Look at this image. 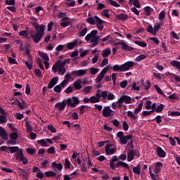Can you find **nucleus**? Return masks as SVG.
Instances as JSON below:
<instances>
[{
    "mask_svg": "<svg viewBox=\"0 0 180 180\" xmlns=\"http://www.w3.org/2000/svg\"><path fill=\"white\" fill-rule=\"evenodd\" d=\"M32 26H34L36 33L31 34V38L33 41L37 44L40 42L43 37L44 36V30H46V25H39L37 22H33Z\"/></svg>",
    "mask_w": 180,
    "mask_h": 180,
    "instance_id": "f257e3e1",
    "label": "nucleus"
},
{
    "mask_svg": "<svg viewBox=\"0 0 180 180\" xmlns=\"http://www.w3.org/2000/svg\"><path fill=\"white\" fill-rule=\"evenodd\" d=\"M64 63H61V60H58L52 67L53 72H58L59 75H64L65 74V68Z\"/></svg>",
    "mask_w": 180,
    "mask_h": 180,
    "instance_id": "f03ea898",
    "label": "nucleus"
},
{
    "mask_svg": "<svg viewBox=\"0 0 180 180\" xmlns=\"http://www.w3.org/2000/svg\"><path fill=\"white\" fill-rule=\"evenodd\" d=\"M114 44H115V46H122V49L124 50V51H133V50H134V48L127 45V44L124 43L123 41L115 42Z\"/></svg>",
    "mask_w": 180,
    "mask_h": 180,
    "instance_id": "7ed1b4c3",
    "label": "nucleus"
},
{
    "mask_svg": "<svg viewBox=\"0 0 180 180\" xmlns=\"http://www.w3.org/2000/svg\"><path fill=\"white\" fill-rule=\"evenodd\" d=\"M109 71V66H106L104 68L101 72L98 75L96 79V82L99 83L103 79V77H105V74Z\"/></svg>",
    "mask_w": 180,
    "mask_h": 180,
    "instance_id": "20e7f679",
    "label": "nucleus"
},
{
    "mask_svg": "<svg viewBox=\"0 0 180 180\" xmlns=\"http://www.w3.org/2000/svg\"><path fill=\"white\" fill-rule=\"evenodd\" d=\"M87 71V70L80 69L78 70L72 71L70 74L73 77H83V75H85L86 74Z\"/></svg>",
    "mask_w": 180,
    "mask_h": 180,
    "instance_id": "39448f33",
    "label": "nucleus"
},
{
    "mask_svg": "<svg viewBox=\"0 0 180 180\" xmlns=\"http://www.w3.org/2000/svg\"><path fill=\"white\" fill-rule=\"evenodd\" d=\"M135 65H136V63L130 60L122 64V68L124 71H129V70H131V68H134Z\"/></svg>",
    "mask_w": 180,
    "mask_h": 180,
    "instance_id": "423d86ee",
    "label": "nucleus"
},
{
    "mask_svg": "<svg viewBox=\"0 0 180 180\" xmlns=\"http://www.w3.org/2000/svg\"><path fill=\"white\" fill-rule=\"evenodd\" d=\"M65 106H67V102L65 100H63L62 102H58L55 105V108L58 109L60 112H63L65 109Z\"/></svg>",
    "mask_w": 180,
    "mask_h": 180,
    "instance_id": "0eeeda50",
    "label": "nucleus"
},
{
    "mask_svg": "<svg viewBox=\"0 0 180 180\" xmlns=\"http://www.w3.org/2000/svg\"><path fill=\"white\" fill-rule=\"evenodd\" d=\"M162 167H164V165L162 164V162H156L155 166L154 173L156 175H158V174L161 172V168H162Z\"/></svg>",
    "mask_w": 180,
    "mask_h": 180,
    "instance_id": "6e6552de",
    "label": "nucleus"
},
{
    "mask_svg": "<svg viewBox=\"0 0 180 180\" xmlns=\"http://www.w3.org/2000/svg\"><path fill=\"white\" fill-rule=\"evenodd\" d=\"M57 82H58V77H56L52 78L48 84V89H51L52 88H54V86L57 85Z\"/></svg>",
    "mask_w": 180,
    "mask_h": 180,
    "instance_id": "1a4fd4ad",
    "label": "nucleus"
},
{
    "mask_svg": "<svg viewBox=\"0 0 180 180\" xmlns=\"http://www.w3.org/2000/svg\"><path fill=\"white\" fill-rule=\"evenodd\" d=\"M119 167H122L123 168H126L127 169H130V167H129V165L126 162L118 161L117 164L113 165V168H117Z\"/></svg>",
    "mask_w": 180,
    "mask_h": 180,
    "instance_id": "9d476101",
    "label": "nucleus"
},
{
    "mask_svg": "<svg viewBox=\"0 0 180 180\" xmlns=\"http://www.w3.org/2000/svg\"><path fill=\"white\" fill-rule=\"evenodd\" d=\"M112 109H110V107H105L103 110V116H104V117H109V116L112 115Z\"/></svg>",
    "mask_w": 180,
    "mask_h": 180,
    "instance_id": "9b49d317",
    "label": "nucleus"
},
{
    "mask_svg": "<svg viewBox=\"0 0 180 180\" xmlns=\"http://www.w3.org/2000/svg\"><path fill=\"white\" fill-rule=\"evenodd\" d=\"M131 136L132 135H127V136H122L120 139V144H122V146H124V144H127V141H129V140H131Z\"/></svg>",
    "mask_w": 180,
    "mask_h": 180,
    "instance_id": "f8f14e48",
    "label": "nucleus"
},
{
    "mask_svg": "<svg viewBox=\"0 0 180 180\" xmlns=\"http://www.w3.org/2000/svg\"><path fill=\"white\" fill-rule=\"evenodd\" d=\"M51 169H53V171H56V168H57L58 171H63V164L58 163L57 164L56 162H53L51 163Z\"/></svg>",
    "mask_w": 180,
    "mask_h": 180,
    "instance_id": "ddd939ff",
    "label": "nucleus"
},
{
    "mask_svg": "<svg viewBox=\"0 0 180 180\" xmlns=\"http://www.w3.org/2000/svg\"><path fill=\"white\" fill-rule=\"evenodd\" d=\"M157 154L160 158H165V156L167 155L165 151L160 146L157 148Z\"/></svg>",
    "mask_w": 180,
    "mask_h": 180,
    "instance_id": "4468645a",
    "label": "nucleus"
},
{
    "mask_svg": "<svg viewBox=\"0 0 180 180\" xmlns=\"http://www.w3.org/2000/svg\"><path fill=\"white\" fill-rule=\"evenodd\" d=\"M113 144L108 143L105 146V153L107 155H113V148H110Z\"/></svg>",
    "mask_w": 180,
    "mask_h": 180,
    "instance_id": "2eb2a0df",
    "label": "nucleus"
},
{
    "mask_svg": "<svg viewBox=\"0 0 180 180\" xmlns=\"http://www.w3.org/2000/svg\"><path fill=\"white\" fill-rule=\"evenodd\" d=\"M0 136L3 139V140L8 139V133H6V131L2 127H0Z\"/></svg>",
    "mask_w": 180,
    "mask_h": 180,
    "instance_id": "dca6fc26",
    "label": "nucleus"
},
{
    "mask_svg": "<svg viewBox=\"0 0 180 180\" xmlns=\"http://www.w3.org/2000/svg\"><path fill=\"white\" fill-rule=\"evenodd\" d=\"M135 153L134 150H129V152L127 154V161L129 162H131V161H133V160H134V155H135Z\"/></svg>",
    "mask_w": 180,
    "mask_h": 180,
    "instance_id": "f3484780",
    "label": "nucleus"
},
{
    "mask_svg": "<svg viewBox=\"0 0 180 180\" xmlns=\"http://www.w3.org/2000/svg\"><path fill=\"white\" fill-rule=\"evenodd\" d=\"M74 88L76 91H80L82 89V85L81 84V79H78L73 83Z\"/></svg>",
    "mask_w": 180,
    "mask_h": 180,
    "instance_id": "a211bd4d",
    "label": "nucleus"
},
{
    "mask_svg": "<svg viewBox=\"0 0 180 180\" xmlns=\"http://www.w3.org/2000/svg\"><path fill=\"white\" fill-rule=\"evenodd\" d=\"M117 19H119V20H122L123 22H124L127 20V19H129V15H127V14L120 13L117 15Z\"/></svg>",
    "mask_w": 180,
    "mask_h": 180,
    "instance_id": "6ab92c4d",
    "label": "nucleus"
},
{
    "mask_svg": "<svg viewBox=\"0 0 180 180\" xmlns=\"http://www.w3.org/2000/svg\"><path fill=\"white\" fill-rule=\"evenodd\" d=\"M23 150L20 149L15 154V158L17 161H20V160L22 158L23 156Z\"/></svg>",
    "mask_w": 180,
    "mask_h": 180,
    "instance_id": "aec40b11",
    "label": "nucleus"
},
{
    "mask_svg": "<svg viewBox=\"0 0 180 180\" xmlns=\"http://www.w3.org/2000/svg\"><path fill=\"white\" fill-rule=\"evenodd\" d=\"M113 71H117L118 72H124L123 69V65H115L113 66Z\"/></svg>",
    "mask_w": 180,
    "mask_h": 180,
    "instance_id": "412c9836",
    "label": "nucleus"
},
{
    "mask_svg": "<svg viewBox=\"0 0 180 180\" xmlns=\"http://www.w3.org/2000/svg\"><path fill=\"white\" fill-rule=\"evenodd\" d=\"M45 176L47 178H56V176H57V174L53 171H48L45 172Z\"/></svg>",
    "mask_w": 180,
    "mask_h": 180,
    "instance_id": "4be33fe9",
    "label": "nucleus"
},
{
    "mask_svg": "<svg viewBox=\"0 0 180 180\" xmlns=\"http://www.w3.org/2000/svg\"><path fill=\"white\" fill-rule=\"evenodd\" d=\"M38 54L45 61H49L50 58H49V55H47V53L41 52V51H39Z\"/></svg>",
    "mask_w": 180,
    "mask_h": 180,
    "instance_id": "5701e85b",
    "label": "nucleus"
},
{
    "mask_svg": "<svg viewBox=\"0 0 180 180\" xmlns=\"http://www.w3.org/2000/svg\"><path fill=\"white\" fill-rule=\"evenodd\" d=\"M140 169H141V166L140 165H138L136 167H133L134 174H136V175H140L141 174V172H140Z\"/></svg>",
    "mask_w": 180,
    "mask_h": 180,
    "instance_id": "b1692460",
    "label": "nucleus"
},
{
    "mask_svg": "<svg viewBox=\"0 0 180 180\" xmlns=\"http://www.w3.org/2000/svg\"><path fill=\"white\" fill-rule=\"evenodd\" d=\"M142 109H143V102L139 104L138 108L134 109V115H139V113L141 112Z\"/></svg>",
    "mask_w": 180,
    "mask_h": 180,
    "instance_id": "393cba45",
    "label": "nucleus"
},
{
    "mask_svg": "<svg viewBox=\"0 0 180 180\" xmlns=\"http://www.w3.org/2000/svg\"><path fill=\"white\" fill-rule=\"evenodd\" d=\"M171 65L177 70H180V62L178 60H172L170 63Z\"/></svg>",
    "mask_w": 180,
    "mask_h": 180,
    "instance_id": "a878e982",
    "label": "nucleus"
},
{
    "mask_svg": "<svg viewBox=\"0 0 180 180\" xmlns=\"http://www.w3.org/2000/svg\"><path fill=\"white\" fill-rule=\"evenodd\" d=\"M77 43H78V41L77 40H74V41L68 43L67 46L68 50H72V49L77 46Z\"/></svg>",
    "mask_w": 180,
    "mask_h": 180,
    "instance_id": "bb28decb",
    "label": "nucleus"
},
{
    "mask_svg": "<svg viewBox=\"0 0 180 180\" xmlns=\"http://www.w3.org/2000/svg\"><path fill=\"white\" fill-rule=\"evenodd\" d=\"M18 171L20 176H24V177L27 176V172L26 170L19 167Z\"/></svg>",
    "mask_w": 180,
    "mask_h": 180,
    "instance_id": "cd10ccee",
    "label": "nucleus"
},
{
    "mask_svg": "<svg viewBox=\"0 0 180 180\" xmlns=\"http://www.w3.org/2000/svg\"><path fill=\"white\" fill-rule=\"evenodd\" d=\"M144 11L146 12V16H150V15H151V12H154V9L151 8L150 6L145 7Z\"/></svg>",
    "mask_w": 180,
    "mask_h": 180,
    "instance_id": "c85d7f7f",
    "label": "nucleus"
},
{
    "mask_svg": "<svg viewBox=\"0 0 180 180\" xmlns=\"http://www.w3.org/2000/svg\"><path fill=\"white\" fill-rule=\"evenodd\" d=\"M64 167L65 169H71V162L68 158L65 159Z\"/></svg>",
    "mask_w": 180,
    "mask_h": 180,
    "instance_id": "c756f323",
    "label": "nucleus"
},
{
    "mask_svg": "<svg viewBox=\"0 0 180 180\" xmlns=\"http://www.w3.org/2000/svg\"><path fill=\"white\" fill-rule=\"evenodd\" d=\"M127 116L128 117H130L131 120H137V116H136V114L133 113L131 111L127 112Z\"/></svg>",
    "mask_w": 180,
    "mask_h": 180,
    "instance_id": "7c9ffc66",
    "label": "nucleus"
},
{
    "mask_svg": "<svg viewBox=\"0 0 180 180\" xmlns=\"http://www.w3.org/2000/svg\"><path fill=\"white\" fill-rule=\"evenodd\" d=\"M161 29V24L160 22H156L153 27V33L154 34H157V32H158Z\"/></svg>",
    "mask_w": 180,
    "mask_h": 180,
    "instance_id": "2f4dec72",
    "label": "nucleus"
},
{
    "mask_svg": "<svg viewBox=\"0 0 180 180\" xmlns=\"http://www.w3.org/2000/svg\"><path fill=\"white\" fill-rule=\"evenodd\" d=\"M8 150L11 153V154H13L15 153H18L20 149H19L18 146H11L8 147Z\"/></svg>",
    "mask_w": 180,
    "mask_h": 180,
    "instance_id": "473e14b6",
    "label": "nucleus"
},
{
    "mask_svg": "<svg viewBox=\"0 0 180 180\" xmlns=\"http://www.w3.org/2000/svg\"><path fill=\"white\" fill-rule=\"evenodd\" d=\"M98 102H101V100L96 96H93L90 97V103H98Z\"/></svg>",
    "mask_w": 180,
    "mask_h": 180,
    "instance_id": "72a5a7b5",
    "label": "nucleus"
},
{
    "mask_svg": "<svg viewBox=\"0 0 180 180\" xmlns=\"http://www.w3.org/2000/svg\"><path fill=\"white\" fill-rule=\"evenodd\" d=\"M37 143L39 144V146H41V147H49L47 142H46V140L44 139L38 140Z\"/></svg>",
    "mask_w": 180,
    "mask_h": 180,
    "instance_id": "f704fd0d",
    "label": "nucleus"
},
{
    "mask_svg": "<svg viewBox=\"0 0 180 180\" xmlns=\"http://www.w3.org/2000/svg\"><path fill=\"white\" fill-rule=\"evenodd\" d=\"M146 58H147V56L145 54H141L135 58V61H137V62L141 61L143 60H146Z\"/></svg>",
    "mask_w": 180,
    "mask_h": 180,
    "instance_id": "c9c22d12",
    "label": "nucleus"
},
{
    "mask_svg": "<svg viewBox=\"0 0 180 180\" xmlns=\"http://www.w3.org/2000/svg\"><path fill=\"white\" fill-rule=\"evenodd\" d=\"M135 44H137L140 47H147V43L142 41H134Z\"/></svg>",
    "mask_w": 180,
    "mask_h": 180,
    "instance_id": "e433bc0d",
    "label": "nucleus"
},
{
    "mask_svg": "<svg viewBox=\"0 0 180 180\" xmlns=\"http://www.w3.org/2000/svg\"><path fill=\"white\" fill-rule=\"evenodd\" d=\"M155 89H156L157 92L160 94V95H162L163 96H165V94H164V91H162V89L158 86V85L155 84L154 85Z\"/></svg>",
    "mask_w": 180,
    "mask_h": 180,
    "instance_id": "4c0bfd02",
    "label": "nucleus"
},
{
    "mask_svg": "<svg viewBox=\"0 0 180 180\" xmlns=\"http://www.w3.org/2000/svg\"><path fill=\"white\" fill-rule=\"evenodd\" d=\"M165 18V11H162L159 14V20L162 23L164 19Z\"/></svg>",
    "mask_w": 180,
    "mask_h": 180,
    "instance_id": "58836bf2",
    "label": "nucleus"
},
{
    "mask_svg": "<svg viewBox=\"0 0 180 180\" xmlns=\"http://www.w3.org/2000/svg\"><path fill=\"white\" fill-rule=\"evenodd\" d=\"M122 98L124 99V103H127V105L130 103V101H131V98L130 96L124 95L122 96Z\"/></svg>",
    "mask_w": 180,
    "mask_h": 180,
    "instance_id": "ea45409f",
    "label": "nucleus"
},
{
    "mask_svg": "<svg viewBox=\"0 0 180 180\" xmlns=\"http://www.w3.org/2000/svg\"><path fill=\"white\" fill-rule=\"evenodd\" d=\"M162 110H164V104H160L155 110V112L157 113H161Z\"/></svg>",
    "mask_w": 180,
    "mask_h": 180,
    "instance_id": "a19ab883",
    "label": "nucleus"
},
{
    "mask_svg": "<svg viewBox=\"0 0 180 180\" xmlns=\"http://www.w3.org/2000/svg\"><path fill=\"white\" fill-rule=\"evenodd\" d=\"M8 122V120L6 119V112H5V115H0V123H6Z\"/></svg>",
    "mask_w": 180,
    "mask_h": 180,
    "instance_id": "79ce46f5",
    "label": "nucleus"
},
{
    "mask_svg": "<svg viewBox=\"0 0 180 180\" xmlns=\"http://www.w3.org/2000/svg\"><path fill=\"white\" fill-rule=\"evenodd\" d=\"M72 101L73 102L72 104L75 105V106H77V105H79V99L77 96H72Z\"/></svg>",
    "mask_w": 180,
    "mask_h": 180,
    "instance_id": "37998d69",
    "label": "nucleus"
},
{
    "mask_svg": "<svg viewBox=\"0 0 180 180\" xmlns=\"http://www.w3.org/2000/svg\"><path fill=\"white\" fill-rule=\"evenodd\" d=\"M25 105H26V102H25L24 101L22 103H20V101H17V105L19 106L21 110H23V109H25Z\"/></svg>",
    "mask_w": 180,
    "mask_h": 180,
    "instance_id": "c03bdc74",
    "label": "nucleus"
},
{
    "mask_svg": "<svg viewBox=\"0 0 180 180\" xmlns=\"http://www.w3.org/2000/svg\"><path fill=\"white\" fill-rule=\"evenodd\" d=\"M85 108H89L87 105H81L78 108L79 110V115H84L85 113Z\"/></svg>",
    "mask_w": 180,
    "mask_h": 180,
    "instance_id": "a18cd8bd",
    "label": "nucleus"
},
{
    "mask_svg": "<svg viewBox=\"0 0 180 180\" xmlns=\"http://www.w3.org/2000/svg\"><path fill=\"white\" fill-rule=\"evenodd\" d=\"M71 23H72V22L71 21H62L60 23V25L62 27H67V26H70V25H71Z\"/></svg>",
    "mask_w": 180,
    "mask_h": 180,
    "instance_id": "49530a36",
    "label": "nucleus"
},
{
    "mask_svg": "<svg viewBox=\"0 0 180 180\" xmlns=\"http://www.w3.org/2000/svg\"><path fill=\"white\" fill-rule=\"evenodd\" d=\"M25 127L27 131H32L33 127L32 125H30V123H29V121L25 122Z\"/></svg>",
    "mask_w": 180,
    "mask_h": 180,
    "instance_id": "de8ad7c7",
    "label": "nucleus"
},
{
    "mask_svg": "<svg viewBox=\"0 0 180 180\" xmlns=\"http://www.w3.org/2000/svg\"><path fill=\"white\" fill-rule=\"evenodd\" d=\"M68 106H72V108H75V104L72 103V99L71 98H68L67 101H65Z\"/></svg>",
    "mask_w": 180,
    "mask_h": 180,
    "instance_id": "09e8293b",
    "label": "nucleus"
},
{
    "mask_svg": "<svg viewBox=\"0 0 180 180\" xmlns=\"http://www.w3.org/2000/svg\"><path fill=\"white\" fill-rule=\"evenodd\" d=\"M98 72H99V69H98L96 68H90V72H91V75H95L96 74H98Z\"/></svg>",
    "mask_w": 180,
    "mask_h": 180,
    "instance_id": "8fccbe9b",
    "label": "nucleus"
},
{
    "mask_svg": "<svg viewBox=\"0 0 180 180\" xmlns=\"http://www.w3.org/2000/svg\"><path fill=\"white\" fill-rule=\"evenodd\" d=\"M94 19L96 22V25H101L102 23H103V22H105L102 19H101L99 17H98V15H95Z\"/></svg>",
    "mask_w": 180,
    "mask_h": 180,
    "instance_id": "3c124183",
    "label": "nucleus"
},
{
    "mask_svg": "<svg viewBox=\"0 0 180 180\" xmlns=\"http://www.w3.org/2000/svg\"><path fill=\"white\" fill-rule=\"evenodd\" d=\"M147 32L148 33H151V34L155 35V34H154V28L153 27L152 25H148L147 27Z\"/></svg>",
    "mask_w": 180,
    "mask_h": 180,
    "instance_id": "603ef678",
    "label": "nucleus"
},
{
    "mask_svg": "<svg viewBox=\"0 0 180 180\" xmlns=\"http://www.w3.org/2000/svg\"><path fill=\"white\" fill-rule=\"evenodd\" d=\"M19 137V135H18V133L16 132H13L12 134H10V139L11 140H16Z\"/></svg>",
    "mask_w": 180,
    "mask_h": 180,
    "instance_id": "864d4df0",
    "label": "nucleus"
},
{
    "mask_svg": "<svg viewBox=\"0 0 180 180\" xmlns=\"http://www.w3.org/2000/svg\"><path fill=\"white\" fill-rule=\"evenodd\" d=\"M34 72L37 77H39V78H43V75H41V70H40V69H35Z\"/></svg>",
    "mask_w": 180,
    "mask_h": 180,
    "instance_id": "5fc2aeb1",
    "label": "nucleus"
},
{
    "mask_svg": "<svg viewBox=\"0 0 180 180\" xmlns=\"http://www.w3.org/2000/svg\"><path fill=\"white\" fill-rule=\"evenodd\" d=\"M91 39L94 38V37H98V30H92L90 33H89Z\"/></svg>",
    "mask_w": 180,
    "mask_h": 180,
    "instance_id": "6e6d98bb",
    "label": "nucleus"
},
{
    "mask_svg": "<svg viewBox=\"0 0 180 180\" xmlns=\"http://www.w3.org/2000/svg\"><path fill=\"white\" fill-rule=\"evenodd\" d=\"M110 55V49H105L103 51V53H102V56L103 57H108V56Z\"/></svg>",
    "mask_w": 180,
    "mask_h": 180,
    "instance_id": "4d7b16f0",
    "label": "nucleus"
},
{
    "mask_svg": "<svg viewBox=\"0 0 180 180\" xmlns=\"http://www.w3.org/2000/svg\"><path fill=\"white\" fill-rule=\"evenodd\" d=\"M19 36H23L24 37H27V36H29V32H27V30H22L19 32Z\"/></svg>",
    "mask_w": 180,
    "mask_h": 180,
    "instance_id": "13d9d810",
    "label": "nucleus"
},
{
    "mask_svg": "<svg viewBox=\"0 0 180 180\" xmlns=\"http://www.w3.org/2000/svg\"><path fill=\"white\" fill-rule=\"evenodd\" d=\"M8 60L9 64H18V61L16 60V59L13 58L8 56Z\"/></svg>",
    "mask_w": 180,
    "mask_h": 180,
    "instance_id": "bf43d9fd",
    "label": "nucleus"
},
{
    "mask_svg": "<svg viewBox=\"0 0 180 180\" xmlns=\"http://www.w3.org/2000/svg\"><path fill=\"white\" fill-rule=\"evenodd\" d=\"M27 154H31V155H33L36 153V149L32 148H28L26 150Z\"/></svg>",
    "mask_w": 180,
    "mask_h": 180,
    "instance_id": "052dcab7",
    "label": "nucleus"
},
{
    "mask_svg": "<svg viewBox=\"0 0 180 180\" xmlns=\"http://www.w3.org/2000/svg\"><path fill=\"white\" fill-rule=\"evenodd\" d=\"M86 32H88V29H87V28H84V29L79 33V37H84V36H85V34H86Z\"/></svg>",
    "mask_w": 180,
    "mask_h": 180,
    "instance_id": "680f3d73",
    "label": "nucleus"
},
{
    "mask_svg": "<svg viewBox=\"0 0 180 180\" xmlns=\"http://www.w3.org/2000/svg\"><path fill=\"white\" fill-rule=\"evenodd\" d=\"M48 130H50V131H51V133L57 132V130L56 129V128H54V126L53 124L48 125Z\"/></svg>",
    "mask_w": 180,
    "mask_h": 180,
    "instance_id": "e2e57ef3",
    "label": "nucleus"
},
{
    "mask_svg": "<svg viewBox=\"0 0 180 180\" xmlns=\"http://www.w3.org/2000/svg\"><path fill=\"white\" fill-rule=\"evenodd\" d=\"M25 64L28 70H32V68H33V63H29V61L25 60Z\"/></svg>",
    "mask_w": 180,
    "mask_h": 180,
    "instance_id": "0e129e2a",
    "label": "nucleus"
},
{
    "mask_svg": "<svg viewBox=\"0 0 180 180\" xmlns=\"http://www.w3.org/2000/svg\"><path fill=\"white\" fill-rule=\"evenodd\" d=\"M87 23H89L90 25H95V19H94L92 17H89L86 19Z\"/></svg>",
    "mask_w": 180,
    "mask_h": 180,
    "instance_id": "69168bd1",
    "label": "nucleus"
},
{
    "mask_svg": "<svg viewBox=\"0 0 180 180\" xmlns=\"http://www.w3.org/2000/svg\"><path fill=\"white\" fill-rule=\"evenodd\" d=\"M61 89H62V88L60 86V84L56 85V86L53 88L54 92H57L58 94H60V93L61 92Z\"/></svg>",
    "mask_w": 180,
    "mask_h": 180,
    "instance_id": "338daca9",
    "label": "nucleus"
},
{
    "mask_svg": "<svg viewBox=\"0 0 180 180\" xmlns=\"http://www.w3.org/2000/svg\"><path fill=\"white\" fill-rule=\"evenodd\" d=\"M169 113H170V116H180L179 111H169Z\"/></svg>",
    "mask_w": 180,
    "mask_h": 180,
    "instance_id": "774afa93",
    "label": "nucleus"
}]
</instances>
